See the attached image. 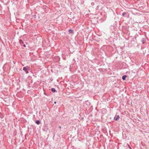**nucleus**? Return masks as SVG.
Wrapping results in <instances>:
<instances>
[{"label":"nucleus","instance_id":"1","mask_svg":"<svg viewBox=\"0 0 149 149\" xmlns=\"http://www.w3.org/2000/svg\"><path fill=\"white\" fill-rule=\"evenodd\" d=\"M29 69V67L28 66H26L25 67H24L23 68V70L26 73V74H28L29 73V72L28 71V70Z\"/></svg>","mask_w":149,"mask_h":149},{"label":"nucleus","instance_id":"2","mask_svg":"<svg viewBox=\"0 0 149 149\" xmlns=\"http://www.w3.org/2000/svg\"><path fill=\"white\" fill-rule=\"evenodd\" d=\"M19 43L21 45L22 44L23 45L24 47H26L25 44L24 43V42L22 40H19Z\"/></svg>","mask_w":149,"mask_h":149},{"label":"nucleus","instance_id":"3","mask_svg":"<svg viewBox=\"0 0 149 149\" xmlns=\"http://www.w3.org/2000/svg\"><path fill=\"white\" fill-rule=\"evenodd\" d=\"M120 118V116L119 115H116L115 116L114 118V119L115 120H117L118 119V118Z\"/></svg>","mask_w":149,"mask_h":149},{"label":"nucleus","instance_id":"4","mask_svg":"<svg viewBox=\"0 0 149 149\" xmlns=\"http://www.w3.org/2000/svg\"><path fill=\"white\" fill-rule=\"evenodd\" d=\"M146 40V38H143L141 39V41L142 42V43L144 44Z\"/></svg>","mask_w":149,"mask_h":149},{"label":"nucleus","instance_id":"5","mask_svg":"<svg viewBox=\"0 0 149 149\" xmlns=\"http://www.w3.org/2000/svg\"><path fill=\"white\" fill-rule=\"evenodd\" d=\"M127 76L126 75H124L123 76L122 79L123 80H125L126 78L127 77Z\"/></svg>","mask_w":149,"mask_h":149},{"label":"nucleus","instance_id":"6","mask_svg":"<svg viewBox=\"0 0 149 149\" xmlns=\"http://www.w3.org/2000/svg\"><path fill=\"white\" fill-rule=\"evenodd\" d=\"M36 123L37 125H39L40 123V122L39 120H37L36 122Z\"/></svg>","mask_w":149,"mask_h":149},{"label":"nucleus","instance_id":"7","mask_svg":"<svg viewBox=\"0 0 149 149\" xmlns=\"http://www.w3.org/2000/svg\"><path fill=\"white\" fill-rule=\"evenodd\" d=\"M51 91L53 93H54L56 91L55 89L54 88H51Z\"/></svg>","mask_w":149,"mask_h":149},{"label":"nucleus","instance_id":"8","mask_svg":"<svg viewBox=\"0 0 149 149\" xmlns=\"http://www.w3.org/2000/svg\"><path fill=\"white\" fill-rule=\"evenodd\" d=\"M69 31L70 33H72L74 32L73 30L72 29H70L69 30Z\"/></svg>","mask_w":149,"mask_h":149},{"label":"nucleus","instance_id":"9","mask_svg":"<svg viewBox=\"0 0 149 149\" xmlns=\"http://www.w3.org/2000/svg\"><path fill=\"white\" fill-rule=\"evenodd\" d=\"M126 14V12H124L123 14H122V16H124V15Z\"/></svg>","mask_w":149,"mask_h":149},{"label":"nucleus","instance_id":"10","mask_svg":"<svg viewBox=\"0 0 149 149\" xmlns=\"http://www.w3.org/2000/svg\"><path fill=\"white\" fill-rule=\"evenodd\" d=\"M103 111H107L105 109H103Z\"/></svg>","mask_w":149,"mask_h":149},{"label":"nucleus","instance_id":"11","mask_svg":"<svg viewBox=\"0 0 149 149\" xmlns=\"http://www.w3.org/2000/svg\"><path fill=\"white\" fill-rule=\"evenodd\" d=\"M54 104H56V102L55 101L54 102Z\"/></svg>","mask_w":149,"mask_h":149},{"label":"nucleus","instance_id":"12","mask_svg":"<svg viewBox=\"0 0 149 149\" xmlns=\"http://www.w3.org/2000/svg\"><path fill=\"white\" fill-rule=\"evenodd\" d=\"M104 15V16L105 17V18L106 17L105 16V15Z\"/></svg>","mask_w":149,"mask_h":149},{"label":"nucleus","instance_id":"13","mask_svg":"<svg viewBox=\"0 0 149 149\" xmlns=\"http://www.w3.org/2000/svg\"><path fill=\"white\" fill-rule=\"evenodd\" d=\"M59 127L60 128H61V127L60 126H59Z\"/></svg>","mask_w":149,"mask_h":149},{"label":"nucleus","instance_id":"14","mask_svg":"<svg viewBox=\"0 0 149 149\" xmlns=\"http://www.w3.org/2000/svg\"><path fill=\"white\" fill-rule=\"evenodd\" d=\"M105 148H106L105 147H104V149H105Z\"/></svg>","mask_w":149,"mask_h":149},{"label":"nucleus","instance_id":"15","mask_svg":"<svg viewBox=\"0 0 149 149\" xmlns=\"http://www.w3.org/2000/svg\"><path fill=\"white\" fill-rule=\"evenodd\" d=\"M103 21H104V20H103Z\"/></svg>","mask_w":149,"mask_h":149}]
</instances>
